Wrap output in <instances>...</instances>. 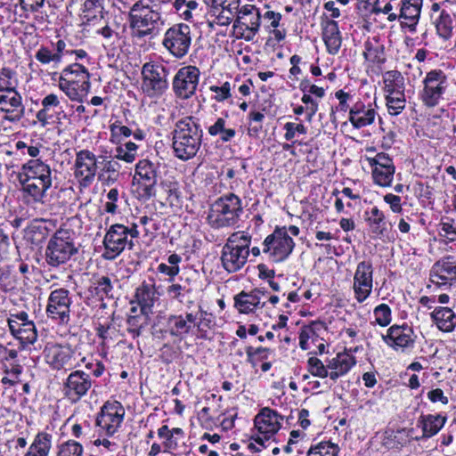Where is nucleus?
<instances>
[{"label": "nucleus", "mask_w": 456, "mask_h": 456, "mask_svg": "<svg viewBox=\"0 0 456 456\" xmlns=\"http://www.w3.org/2000/svg\"><path fill=\"white\" fill-rule=\"evenodd\" d=\"M167 19L161 9L151 5L146 0H137L127 12V23L133 40L153 39L160 35Z\"/></svg>", "instance_id": "f257e3e1"}, {"label": "nucleus", "mask_w": 456, "mask_h": 456, "mask_svg": "<svg viewBox=\"0 0 456 456\" xmlns=\"http://www.w3.org/2000/svg\"><path fill=\"white\" fill-rule=\"evenodd\" d=\"M171 135L174 156L182 161H188L196 157L200 150L204 132L200 119L190 115L175 122Z\"/></svg>", "instance_id": "f03ea898"}, {"label": "nucleus", "mask_w": 456, "mask_h": 456, "mask_svg": "<svg viewBox=\"0 0 456 456\" xmlns=\"http://www.w3.org/2000/svg\"><path fill=\"white\" fill-rule=\"evenodd\" d=\"M77 253L76 232L63 224L47 241L44 259L48 271L57 270L67 265Z\"/></svg>", "instance_id": "7ed1b4c3"}, {"label": "nucleus", "mask_w": 456, "mask_h": 456, "mask_svg": "<svg viewBox=\"0 0 456 456\" xmlns=\"http://www.w3.org/2000/svg\"><path fill=\"white\" fill-rule=\"evenodd\" d=\"M242 214V200L234 192H227L210 205L206 221L214 230L234 228L238 225Z\"/></svg>", "instance_id": "20e7f679"}, {"label": "nucleus", "mask_w": 456, "mask_h": 456, "mask_svg": "<svg viewBox=\"0 0 456 456\" xmlns=\"http://www.w3.org/2000/svg\"><path fill=\"white\" fill-rule=\"evenodd\" d=\"M252 236L245 231L232 232L226 240L221 250L223 268L229 273L242 269L249 256Z\"/></svg>", "instance_id": "39448f33"}, {"label": "nucleus", "mask_w": 456, "mask_h": 456, "mask_svg": "<svg viewBox=\"0 0 456 456\" xmlns=\"http://www.w3.org/2000/svg\"><path fill=\"white\" fill-rule=\"evenodd\" d=\"M450 81L448 75L441 69L428 71L421 80L419 100L427 109H434L448 101Z\"/></svg>", "instance_id": "423d86ee"}, {"label": "nucleus", "mask_w": 456, "mask_h": 456, "mask_svg": "<svg viewBox=\"0 0 456 456\" xmlns=\"http://www.w3.org/2000/svg\"><path fill=\"white\" fill-rule=\"evenodd\" d=\"M45 363L56 371L75 370L81 366L85 357L69 343L47 342L43 349Z\"/></svg>", "instance_id": "0eeeda50"}, {"label": "nucleus", "mask_w": 456, "mask_h": 456, "mask_svg": "<svg viewBox=\"0 0 456 456\" xmlns=\"http://www.w3.org/2000/svg\"><path fill=\"white\" fill-rule=\"evenodd\" d=\"M193 39L191 28L183 22L168 27L162 37L161 45L167 53L175 60L188 55Z\"/></svg>", "instance_id": "6e6552de"}, {"label": "nucleus", "mask_w": 456, "mask_h": 456, "mask_svg": "<svg viewBox=\"0 0 456 456\" xmlns=\"http://www.w3.org/2000/svg\"><path fill=\"white\" fill-rule=\"evenodd\" d=\"M158 167L148 159H140L132 180V193L138 200L146 201L156 194Z\"/></svg>", "instance_id": "1a4fd4ad"}, {"label": "nucleus", "mask_w": 456, "mask_h": 456, "mask_svg": "<svg viewBox=\"0 0 456 456\" xmlns=\"http://www.w3.org/2000/svg\"><path fill=\"white\" fill-rule=\"evenodd\" d=\"M262 245V251L269 261L280 264L289 258L296 244L293 238L287 234V226L277 225L273 232L265 238Z\"/></svg>", "instance_id": "9d476101"}, {"label": "nucleus", "mask_w": 456, "mask_h": 456, "mask_svg": "<svg viewBox=\"0 0 456 456\" xmlns=\"http://www.w3.org/2000/svg\"><path fill=\"white\" fill-rule=\"evenodd\" d=\"M125 408L117 400L106 401L95 415L94 425L100 436H114L125 418Z\"/></svg>", "instance_id": "9b49d317"}, {"label": "nucleus", "mask_w": 456, "mask_h": 456, "mask_svg": "<svg viewBox=\"0 0 456 456\" xmlns=\"http://www.w3.org/2000/svg\"><path fill=\"white\" fill-rule=\"evenodd\" d=\"M169 69L157 61L145 62L142 67V88L149 97H160L169 87Z\"/></svg>", "instance_id": "f8f14e48"}, {"label": "nucleus", "mask_w": 456, "mask_h": 456, "mask_svg": "<svg viewBox=\"0 0 456 456\" xmlns=\"http://www.w3.org/2000/svg\"><path fill=\"white\" fill-rule=\"evenodd\" d=\"M7 324L11 335L20 343V351L27 349L37 340L36 324L26 311H10Z\"/></svg>", "instance_id": "ddd939ff"}, {"label": "nucleus", "mask_w": 456, "mask_h": 456, "mask_svg": "<svg viewBox=\"0 0 456 456\" xmlns=\"http://www.w3.org/2000/svg\"><path fill=\"white\" fill-rule=\"evenodd\" d=\"M66 42L59 38L56 42L51 41L50 45H41L35 53V59L43 66L52 64L53 68H58L61 63L64 55L74 54L76 61L86 59L89 62V55L84 49L67 50Z\"/></svg>", "instance_id": "4468645a"}, {"label": "nucleus", "mask_w": 456, "mask_h": 456, "mask_svg": "<svg viewBox=\"0 0 456 456\" xmlns=\"http://www.w3.org/2000/svg\"><path fill=\"white\" fill-rule=\"evenodd\" d=\"M261 19L260 10L255 4H247L240 6L232 25L236 37L246 41L253 40L259 31Z\"/></svg>", "instance_id": "2eb2a0df"}, {"label": "nucleus", "mask_w": 456, "mask_h": 456, "mask_svg": "<svg viewBox=\"0 0 456 456\" xmlns=\"http://www.w3.org/2000/svg\"><path fill=\"white\" fill-rule=\"evenodd\" d=\"M283 417L270 407L262 408L254 418L256 433L252 436L257 444L265 447V442L273 438L281 428Z\"/></svg>", "instance_id": "dca6fc26"}, {"label": "nucleus", "mask_w": 456, "mask_h": 456, "mask_svg": "<svg viewBox=\"0 0 456 456\" xmlns=\"http://www.w3.org/2000/svg\"><path fill=\"white\" fill-rule=\"evenodd\" d=\"M113 281L109 274L94 273L89 280V284L85 289L84 302L87 305H98L105 307V299H115V287Z\"/></svg>", "instance_id": "f3484780"}, {"label": "nucleus", "mask_w": 456, "mask_h": 456, "mask_svg": "<svg viewBox=\"0 0 456 456\" xmlns=\"http://www.w3.org/2000/svg\"><path fill=\"white\" fill-rule=\"evenodd\" d=\"M126 226L122 224H111L103 238L104 251L102 255L105 260L112 261L119 256L127 248L133 249L134 243L129 240L125 232Z\"/></svg>", "instance_id": "a211bd4d"}, {"label": "nucleus", "mask_w": 456, "mask_h": 456, "mask_svg": "<svg viewBox=\"0 0 456 456\" xmlns=\"http://www.w3.org/2000/svg\"><path fill=\"white\" fill-rule=\"evenodd\" d=\"M72 297L66 288L53 289L47 298L46 316L59 324H67L70 320Z\"/></svg>", "instance_id": "6ab92c4d"}, {"label": "nucleus", "mask_w": 456, "mask_h": 456, "mask_svg": "<svg viewBox=\"0 0 456 456\" xmlns=\"http://www.w3.org/2000/svg\"><path fill=\"white\" fill-rule=\"evenodd\" d=\"M370 168L372 182L382 188L392 185L395 166L393 158L387 152H378L374 156H365Z\"/></svg>", "instance_id": "aec40b11"}, {"label": "nucleus", "mask_w": 456, "mask_h": 456, "mask_svg": "<svg viewBox=\"0 0 456 456\" xmlns=\"http://www.w3.org/2000/svg\"><path fill=\"white\" fill-rule=\"evenodd\" d=\"M93 383L89 373L82 370H72L62 382L63 397L70 403H77L87 395Z\"/></svg>", "instance_id": "412c9836"}, {"label": "nucleus", "mask_w": 456, "mask_h": 456, "mask_svg": "<svg viewBox=\"0 0 456 456\" xmlns=\"http://www.w3.org/2000/svg\"><path fill=\"white\" fill-rule=\"evenodd\" d=\"M200 70L193 65L180 68L172 81V89L177 99L186 101L195 95L200 83Z\"/></svg>", "instance_id": "4be33fe9"}, {"label": "nucleus", "mask_w": 456, "mask_h": 456, "mask_svg": "<svg viewBox=\"0 0 456 456\" xmlns=\"http://www.w3.org/2000/svg\"><path fill=\"white\" fill-rule=\"evenodd\" d=\"M98 163L97 156L88 149L76 152L74 177L79 188H88L93 184L97 175Z\"/></svg>", "instance_id": "5701e85b"}, {"label": "nucleus", "mask_w": 456, "mask_h": 456, "mask_svg": "<svg viewBox=\"0 0 456 456\" xmlns=\"http://www.w3.org/2000/svg\"><path fill=\"white\" fill-rule=\"evenodd\" d=\"M417 336L411 326L407 323L403 325L394 324L390 326L387 334L382 336L383 341L393 350L405 353L415 346Z\"/></svg>", "instance_id": "b1692460"}, {"label": "nucleus", "mask_w": 456, "mask_h": 456, "mask_svg": "<svg viewBox=\"0 0 456 456\" xmlns=\"http://www.w3.org/2000/svg\"><path fill=\"white\" fill-rule=\"evenodd\" d=\"M429 282L439 289H450L456 282V259L447 255L436 261L429 271Z\"/></svg>", "instance_id": "393cba45"}, {"label": "nucleus", "mask_w": 456, "mask_h": 456, "mask_svg": "<svg viewBox=\"0 0 456 456\" xmlns=\"http://www.w3.org/2000/svg\"><path fill=\"white\" fill-rule=\"evenodd\" d=\"M373 273L374 268L370 259L357 264L354 274L353 290L354 298L359 304L363 303L371 294Z\"/></svg>", "instance_id": "a878e982"}, {"label": "nucleus", "mask_w": 456, "mask_h": 456, "mask_svg": "<svg viewBox=\"0 0 456 456\" xmlns=\"http://www.w3.org/2000/svg\"><path fill=\"white\" fill-rule=\"evenodd\" d=\"M0 111L4 113V119L12 123L24 117L22 96L16 89L0 94Z\"/></svg>", "instance_id": "bb28decb"}, {"label": "nucleus", "mask_w": 456, "mask_h": 456, "mask_svg": "<svg viewBox=\"0 0 456 456\" xmlns=\"http://www.w3.org/2000/svg\"><path fill=\"white\" fill-rule=\"evenodd\" d=\"M424 0H400L398 10L400 12L401 28L411 33L417 31Z\"/></svg>", "instance_id": "cd10ccee"}, {"label": "nucleus", "mask_w": 456, "mask_h": 456, "mask_svg": "<svg viewBox=\"0 0 456 456\" xmlns=\"http://www.w3.org/2000/svg\"><path fill=\"white\" fill-rule=\"evenodd\" d=\"M198 317L193 313L171 314L167 319L166 332L179 341L185 339L196 325Z\"/></svg>", "instance_id": "c85d7f7f"}, {"label": "nucleus", "mask_w": 456, "mask_h": 456, "mask_svg": "<svg viewBox=\"0 0 456 456\" xmlns=\"http://www.w3.org/2000/svg\"><path fill=\"white\" fill-rule=\"evenodd\" d=\"M19 180L22 186V192L25 198H29L28 202L43 203L46 191L52 187L53 179L45 178V183L41 178L23 176L19 175Z\"/></svg>", "instance_id": "c756f323"}, {"label": "nucleus", "mask_w": 456, "mask_h": 456, "mask_svg": "<svg viewBox=\"0 0 456 456\" xmlns=\"http://www.w3.org/2000/svg\"><path fill=\"white\" fill-rule=\"evenodd\" d=\"M321 28L327 53L331 55L338 54L342 45V35L338 21L326 16L322 17Z\"/></svg>", "instance_id": "7c9ffc66"}, {"label": "nucleus", "mask_w": 456, "mask_h": 456, "mask_svg": "<svg viewBox=\"0 0 456 456\" xmlns=\"http://www.w3.org/2000/svg\"><path fill=\"white\" fill-rule=\"evenodd\" d=\"M448 417L445 412L421 413L417 421V427L421 429L422 435L416 440L428 439L436 436L445 426Z\"/></svg>", "instance_id": "2f4dec72"}, {"label": "nucleus", "mask_w": 456, "mask_h": 456, "mask_svg": "<svg viewBox=\"0 0 456 456\" xmlns=\"http://www.w3.org/2000/svg\"><path fill=\"white\" fill-rule=\"evenodd\" d=\"M158 300L156 283L153 278L142 282L134 289L133 299L130 304H136L142 311L152 313L155 302Z\"/></svg>", "instance_id": "473e14b6"}, {"label": "nucleus", "mask_w": 456, "mask_h": 456, "mask_svg": "<svg viewBox=\"0 0 456 456\" xmlns=\"http://www.w3.org/2000/svg\"><path fill=\"white\" fill-rule=\"evenodd\" d=\"M377 111L371 103L366 105L362 101H357L350 108L348 121L354 128L360 129L374 123Z\"/></svg>", "instance_id": "72a5a7b5"}, {"label": "nucleus", "mask_w": 456, "mask_h": 456, "mask_svg": "<svg viewBox=\"0 0 456 456\" xmlns=\"http://www.w3.org/2000/svg\"><path fill=\"white\" fill-rule=\"evenodd\" d=\"M412 428H401L397 429H387L382 436L381 445L387 451L401 452L409 445L412 440L411 432Z\"/></svg>", "instance_id": "f704fd0d"}, {"label": "nucleus", "mask_w": 456, "mask_h": 456, "mask_svg": "<svg viewBox=\"0 0 456 456\" xmlns=\"http://www.w3.org/2000/svg\"><path fill=\"white\" fill-rule=\"evenodd\" d=\"M327 330V324L321 320L312 321L308 324L303 325L298 332L299 347L303 351L308 350L310 348L309 342L317 344L322 340V334Z\"/></svg>", "instance_id": "c9c22d12"}, {"label": "nucleus", "mask_w": 456, "mask_h": 456, "mask_svg": "<svg viewBox=\"0 0 456 456\" xmlns=\"http://www.w3.org/2000/svg\"><path fill=\"white\" fill-rule=\"evenodd\" d=\"M364 220L373 239L383 240L387 235L388 227L386 216L377 206L364 211Z\"/></svg>", "instance_id": "e433bc0d"}, {"label": "nucleus", "mask_w": 456, "mask_h": 456, "mask_svg": "<svg viewBox=\"0 0 456 456\" xmlns=\"http://www.w3.org/2000/svg\"><path fill=\"white\" fill-rule=\"evenodd\" d=\"M356 357L347 353L338 352L336 355L328 359L330 379L336 382L341 377L346 376L356 365Z\"/></svg>", "instance_id": "4c0bfd02"}, {"label": "nucleus", "mask_w": 456, "mask_h": 456, "mask_svg": "<svg viewBox=\"0 0 456 456\" xmlns=\"http://www.w3.org/2000/svg\"><path fill=\"white\" fill-rule=\"evenodd\" d=\"M58 81L59 89L71 102L82 103L84 98L88 94L91 83L90 80L83 78V80L56 79Z\"/></svg>", "instance_id": "58836bf2"}, {"label": "nucleus", "mask_w": 456, "mask_h": 456, "mask_svg": "<svg viewBox=\"0 0 456 456\" xmlns=\"http://www.w3.org/2000/svg\"><path fill=\"white\" fill-rule=\"evenodd\" d=\"M53 446V435L44 429L38 431L24 456H50Z\"/></svg>", "instance_id": "ea45409f"}, {"label": "nucleus", "mask_w": 456, "mask_h": 456, "mask_svg": "<svg viewBox=\"0 0 456 456\" xmlns=\"http://www.w3.org/2000/svg\"><path fill=\"white\" fill-rule=\"evenodd\" d=\"M262 18L265 22V28L273 36V38L277 42L281 43L285 40L287 36V29L284 24L281 23L282 15L281 12L267 10Z\"/></svg>", "instance_id": "a19ab883"}, {"label": "nucleus", "mask_w": 456, "mask_h": 456, "mask_svg": "<svg viewBox=\"0 0 456 456\" xmlns=\"http://www.w3.org/2000/svg\"><path fill=\"white\" fill-rule=\"evenodd\" d=\"M234 308L242 314H255L257 309L264 308L265 302L258 301L252 293L241 290L233 297Z\"/></svg>", "instance_id": "79ce46f5"}, {"label": "nucleus", "mask_w": 456, "mask_h": 456, "mask_svg": "<svg viewBox=\"0 0 456 456\" xmlns=\"http://www.w3.org/2000/svg\"><path fill=\"white\" fill-rule=\"evenodd\" d=\"M19 175L20 177H40L41 181L45 183V178H52V169L46 161L41 159H31L21 166Z\"/></svg>", "instance_id": "37998d69"}, {"label": "nucleus", "mask_w": 456, "mask_h": 456, "mask_svg": "<svg viewBox=\"0 0 456 456\" xmlns=\"http://www.w3.org/2000/svg\"><path fill=\"white\" fill-rule=\"evenodd\" d=\"M431 319L438 330L443 332H452L456 327V314L450 307H436L431 313Z\"/></svg>", "instance_id": "c03bdc74"}, {"label": "nucleus", "mask_w": 456, "mask_h": 456, "mask_svg": "<svg viewBox=\"0 0 456 456\" xmlns=\"http://www.w3.org/2000/svg\"><path fill=\"white\" fill-rule=\"evenodd\" d=\"M120 169L121 165L114 159L113 158L110 159H104L101 162V168L97 170V178L98 181L102 183V185L110 186L116 183L120 177Z\"/></svg>", "instance_id": "a18cd8bd"}, {"label": "nucleus", "mask_w": 456, "mask_h": 456, "mask_svg": "<svg viewBox=\"0 0 456 456\" xmlns=\"http://www.w3.org/2000/svg\"><path fill=\"white\" fill-rule=\"evenodd\" d=\"M53 80L56 79H69V80H83L86 78L90 80V73L88 69L81 63L75 61L67 65L61 69L60 73L53 72L51 74Z\"/></svg>", "instance_id": "49530a36"}, {"label": "nucleus", "mask_w": 456, "mask_h": 456, "mask_svg": "<svg viewBox=\"0 0 456 456\" xmlns=\"http://www.w3.org/2000/svg\"><path fill=\"white\" fill-rule=\"evenodd\" d=\"M50 228L45 219H34L26 229L27 239L35 245H38L47 239Z\"/></svg>", "instance_id": "de8ad7c7"}, {"label": "nucleus", "mask_w": 456, "mask_h": 456, "mask_svg": "<svg viewBox=\"0 0 456 456\" xmlns=\"http://www.w3.org/2000/svg\"><path fill=\"white\" fill-rule=\"evenodd\" d=\"M151 312L142 311L140 309V313L138 315H128L126 318V330L128 334L132 337V338H139L143 330L147 328L150 322L149 314Z\"/></svg>", "instance_id": "09e8293b"}, {"label": "nucleus", "mask_w": 456, "mask_h": 456, "mask_svg": "<svg viewBox=\"0 0 456 456\" xmlns=\"http://www.w3.org/2000/svg\"><path fill=\"white\" fill-rule=\"evenodd\" d=\"M363 57L367 61L377 65L386 62L385 47L379 40L373 39L364 42Z\"/></svg>", "instance_id": "8fccbe9b"}, {"label": "nucleus", "mask_w": 456, "mask_h": 456, "mask_svg": "<svg viewBox=\"0 0 456 456\" xmlns=\"http://www.w3.org/2000/svg\"><path fill=\"white\" fill-rule=\"evenodd\" d=\"M384 92L386 94H398L405 90L404 77L399 70H388L383 74Z\"/></svg>", "instance_id": "3c124183"}, {"label": "nucleus", "mask_w": 456, "mask_h": 456, "mask_svg": "<svg viewBox=\"0 0 456 456\" xmlns=\"http://www.w3.org/2000/svg\"><path fill=\"white\" fill-rule=\"evenodd\" d=\"M226 123L224 118H217L215 123L207 128L208 134L212 137L219 135V141L222 143L230 142L236 136L237 132L235 128L226 127Z\"/></svg>", "instance_id": "603ef678"}, {"label": "nucleus", "mask_w": 456, "mask_h": 456, "mask_svg": "<svg viewBox=\"0 0 456 456\" xmlns=\"http://www.w3.org/2000/svg\"><path fill=\"white\" fill-rule=\"evenodd\" d=\"M41 105L42 109L37 112L36 118L38 122L45 126L53 118V115H50L49 111L54 108L61 107L60 97L53 93L48 94L42 99Z\"/></svg>", "instance_id": "864d4df0"}, {"label": "nucleus", "mask_w": 456, "mask_h": 456, "mask_svg": "<svg viewBox=\"0 0 456 456\" xmlns=\"http://www.w3.org/2000/svg\"><path fill=\"white\" fill-rule=\"evenodd\" d=\"M453 20L451 14L442 10L434 20L436 35L444 41H449L453 36Z\"/></svg>", "instance_id": "5fc2aeb1"}, {"label": "nucleus", "mask_w": 456, "mask_h": 456, "mask_svg": "<svg viewBox=\"0 0 456 456\" xmlns=\"http://www.w3.org/2000/svg\"><path fill=\"white\" fill-rule=\"evenodd\" d=\"M340 447L330 440H322L313 443L305 456H339Z\"/></svg>", "instance_id": "6e6d98bb"}, {"label": "nucleus", "mask_w": 456, "mask_h": 456, "mask_svg": "<svg viewBox=\"0 0 456 456\" xmlns=\"http://www.w3.org/2000/svg\"><path fill=\"white\" fill-rule=\"evenodd\" d=\"M440 242L448 245L456 242V221L453 217L444 216L438 224Z\"/></svg>", "instance_id": "4d7b16f0"}, {"label": "nucleus", "mask_w": 456, "mask_h": 456, "mask_svg": "<svg viewBox=\"0 0 456 456\" xmlns=\"http://www.w3.org/2000/svg\"><path fill=\"white\" fill-rule=\"evenodd\" d=\"M82 12L86 23L102 20L104 18L103 0H85Z\"/></svg>", "instance_id": "13d9d810"}, {"label": "nucleus", "mask_w": 456, "mask_h": 456, "mask_svg": "<svg viewBox=\"0 0 456 456\" xmlns=\"http://www.w3.org/2000/svg\"><path fill=\"white\" fill-rule=\"evenodd\" d=\"M273 352L274 350L270 347L248 346L245 348L247 362L256 369L259 362L268 360L269 355Z\"/></svg>", "instance_id": "bf43d9fd"}, {"label": "nucleus", "mask_w": 456, "mask_h": 456, "mask_svg": "<svg viewBox=\"0 0 456 456\" xmlns=\"http://www.w3.org/2000/svg\"><path fill=\"white\" fill-rule=\"evenodd\" d=\"M265 109L262 110H257L256 109L250 110L247 116V121L248 124V134L251 137H257L259 134L263 131L264 128V121L265 118L264 111Z\"/></svg>", "instance_id": "052dcab7"}, {"label": "nucleus", "mask_w": 456, "mask_h": 456, "mask_svg": "<svg viewBox=\"0 0 456 456\" xmlns=\"http://www.w3.org/2000/svg\"><path fill=\"white\" fill-rule=\"evenodd\" d=\"M139 146L133 142H126L115 148L113 159L126 163H133L137 157Z\"/></svg>", "instance_id": "680f3d73"}, {"label": "nucleus", "mask_w": 456, "mask_h": 456, "mask_svg": "<svg viewBox=\"0 0 456 456\" xmlns=\"http://www.w3.org/2000/svg\"><path fill=\"white\" fill-rule=\"evenodd\" d=\"M85 447L80 441L68 439L57 445L56 456H85Z\"/></svg>", "instance_id": "e2e57ef3"}, {"label": "nucleus", "mask_w": 456, "mask_h": 456, "mask_svg": "<svg viewBox=\"0 0 456 456\" xmlns=\"http://www.w3.org/2000/svg\"><path fill=\"white\" fill-rule=\"evenodd\" d=\"M215 319L211 314L200 311L199 321H196L197 338L200 339H210L208 331L215 326Z\"/></svg>", "instance_id": "0e129e2a"}, {"label": "nucleus", "mask_w": 456, "mask_h": 456, "mask_svg": "<svg viewBox=\"0 0 456 456\" xmlns=\"http://www.w3.org/2000/svg\"><path fill=\"white\" fill-rule=\"evenodd\" d=\"M157 435L159 439L162 440L163 452L164 453H174L179 448L178 439L176 436H173L169 434V427L167 425L161 426Z\"/></svg>", "instance_id": "69168bd1"}, {"label": "nucleus", "mask_w": 456, "mask_h": 456, "mask_svg": "<svg viewBox=\"0 0 456 456\" xmlns=\"http://www.w3.org/2000/svg\"><path fill=\"white\" fill-rule=\"evenodd\" d=\"M216 16V23L219 26H228L237 18L239 7L230 6L223 8H211Z\"/></svg>", "instance_id": "338daca9"}, {"label": "nucleus", "mask_w": 456, "mask_h": 456, "mask_svg": "<svg viewBox=\"0 0 456 456\" xmlns=\"http://www.w3.org/2000/svg\"><path fill=\"white\" fill-rule=\"evenodd\" d=\"M404 91L398 93V94H386V105L390 115L397 116L404 110L406 105Z\"/></svg>", "instance_id": "774afa93"}]
</instances>
